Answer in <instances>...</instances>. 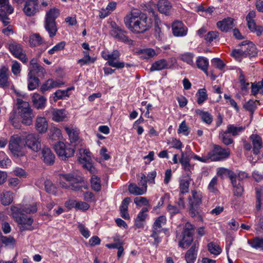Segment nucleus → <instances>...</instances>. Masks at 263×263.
<instances>
[{"mask_svg": "<svg viewBox=\"0 0 263 263\" xmlns=\"http://www.w3.org/2000/svg\"><path fill=\"white\" fill-rule=\"evenodd\" d=\"M197 97V103L198 104H202L205 101L208 99V95L206 90L205 88H201L198 90L196 93Z\"/></svg>", "mask_w": 263, "mask_h": 263, "instance_id": "nucleus-47", "label": "nucleus"}, {"mask_svg": "<svg viewBox=\"0 0 263 263\" xmlns=\"http://www.w3.org/2000/svg\"><path fill=\"white\" fill-rule=\"evenodd\" d=\"M0 20L2 22L4 26H7L10 23L9 17L6 11L2 9H0Z\"/></svg>", "mask_w": 263, "mask_h": 263, "instance_id": "nucleus-57", "label": "nucleus"}, {"mask_svg": "<svg viewBox=\"0 0 263 263\" xmlns=\"http://www.w3.org/2000/svg\"><path fill=\"white\" fill-rule=\"evenodd\" d=\"M63 178L69 182V185L65 183H61L62 187L74 191H79L82 188L87 189V185L85 184L83 178L74 174H66L63 175Z\"/></svg>", "mask_w": 263, "mask_h": 263, "instance_id": "nucleus-3", "label": "nucleus"}, {"mask_svg": "<svg viewBox=\"0 0 263 263\" xmlns=\"http://www.w3.org/2000/svg\"><path fill=\"white\" fill-rule=\"evenodd\" d=\"M49 137L52 140H59L62 137L61 130L55 127L51 128L49 134Z\"/></svg>", "mask_w": 263, "mask_h": 263, "instance_id": "nucleus-48", "label": "nucleus"}, {"mask_svg": "<svg viewBox=\"0 0 263 263\" xmlns=\"http://www.w3.org/2000/svg\"><path fill=\"white\" fill-rule=\"evenodd\" d=\"M28 88L29 90H32L35 89L39 84L40 80L39 78L35 76H32L31 72H29L28 74Z\"/></svg>", "mask_w": 263, "mask_h": 263, "instance_id": "nucleus-33", "label": "nucleus"}, {"mask_svg": "<svg viewBox=\"0 0 263 263\" xmlns=\"http://www.w3.org/2000/svg\"><path fill=\"white\" fill-rule=\"evenodd\" d=\"M15 221L17 223L21 232L28 230L31 231L33 229L32 226L33 219L31 217L26 216L25 214L20 216Z\"/></svg>", "mask_w": 263, "mask_h": 263, "instance_id": "nucleus-12", "label": "nucleus"}, {"mask_svg": "<svg viewBox=\"0 0 263 263\" xmlns=\"http://www.w3.org/2000/svg\"><path fill=\"white\" fill-rule=\"evenodd\" d=\"M217 26L221 31L227 32L234 26V19L231 17L224 18L221 21L218 22L217 23Z\"/></svg>", "mask_w": 263, "mask_h": 263, "instance_id": "nucleus-18", "label": "nucleus"}, {"mask_svg": "<svg viewBox=\"0 0 263 263\" xmlns=\"http://www.w3.org/2000/svg\"><path fill=\"white\" fill-rule=\"evenodd\" d=\"M54 148L57 155L63 160L74 155V149L69 144H65L62 142H58L54 144Z\"/></svg>", "mask_w": 263, "mask_h": 263, "instance_id": "nucleus-8", "label": "nucleus"}, {"mask_svg": "<svg viewBox=\"0 0 263 263\" xmlns=\"http://www.w3.org/2000/svg\"><path fill=\"white\" fill-rule=\"evenodd\" d=\"M11 211L13 217L16 221L20 216L23 215L24 213H23L22 209H21L15 206H12L11 207Z\"/></svg>", "mask_w": 263, "mask_h": 263, "instance_id": "nucleus-53", "label": "nucleus"}, {"mask_svg": "<svg viewBox=\"0 0 263 263\" xmlns=\"http://www.w3.org/2000/svg\"><path fill=\"white\" fill-rule=\"evenodd\" d=\"M64 109H54L52 112V119L56 122L62 121L66 118Z\"/></svg>", "mask_w": 263, "mask_h": 263, "instance_id": "nucleus-34", "label": "nucleus"}, {"mask_svg": "<svg viewBox=\"0 0 263 263\" xmlns=\"http://www.w3.org/2000/svg\"><path fill=\"white\" fill-rule=\"evenodd\" d=\"M190 184V179H182L180 181L179 194H184L189 191V185Z\"/></svg>", "mask_w": 263, "mask_h": 263, "instance_id": "nucleus-46", "label": "nucleus"}, {"mask_svg": "<svg viewBox=\"0 0 263 263\" xmlns=\"http://www.w3.org/2000/svg\"><path fill=\"white\" fill-rule=\"evenodd\" d=\"M173 33L175 36H183L187 32V27L181 21H175L172 24Z\"/></svg>", "mask_w": 263, "mask_h": 263, "instance_id": "nucleus-15", "label": "nucleus"}, {"mask_svg": "<svg viewBox=\"0 0 263 263\" xmlns=\"http://www.w3.org/2000/svg\"><path fill=\"white\" fill-rule=\"evenodd\" d=\"M181 158L179 159V162L181 164L182 168L186 171H189L192 167L191 164H190L191 153L187 154V153H185L183 151H181Z\"/></svg>", "mask_w": 263, "mask_h": 263, "instance_id": "nucleus-23", "label": "nucleus"}, {"mask_svg": "<svg viewBox=\"0 0 263 263\" xmlns=\"http://www.w3.org/2000/svg\"><path fill=\"white\" fill-rule=\"evenodd\" d=\"M65 46V43L64 42H61L50 49L48 51V53L50 54H53L55 51H60L64 49Z\"/></svg>", "mask_w": 263, "mask_h": 263, "instance_id": "nucleus-59", "label": "nucleus"}, {"mask_svg": "<svg viewBox=\"0 0 263 263\" xmlns=\"http://www.w3.org/2000/svg\"><path fill=\"white\" fill-rule=\"evenodd\" d=\"M16 243V240L12 236H0V245H4L5 247L13 248Z\"/></svg>", "mask_w": 263, "mask_h": 263, "instance_id": "nucleus-31", "label": "nucleus"}, {"mask_svg": "<svg viewBox=\"0 0 263 263\" xmlns=\"http://www.w3.org/2000/svg\"><path fill=\"white\" fill-rule=\"evenodd\" d=\"M24 143V146L33 152H37L41 149L40 138L36 134H29L25 137L23 136V143Z\"/></svg>", "mask_w": 263, "mask_h": 263, "instance_id": "nucleus-9", "label": "nucleus"}, {"mask_svg": "<svg viewBox=\"0 0 263 263\" xmlns=\"http://www.w3.org/2000/svg\"><path fill=\"white\" fill-rule=\"evenodd\" d=\"M9 121L13 126L16 128H19L21 120L18 115V110L13 109L9 116Z\"/></svg>", "mask_w": 263, "mask_h": 263, "instance_id": "nucleus-29", "label": "nucleus"}, {"mask_svg": "<svg viewBox=\"0 0 263 263\" xmlns=\"http://www.w3.org/2000/svg\"><path fill=\"white\" fill-rule=\"evenodd\" d=\"M230 155L229 148H223L219 145L214 144L213 148L208 153L209 158L212 161H221L227 159Z\"/></svg>", "mask_w": 263, "mask_h": 263, "instance_id": "nucleus-5", "label": "nucleus"}, {"mask_svg": "<svg viewBox=\"0 0 263 263\" xmlns=\"http://www.w3.org/2000/svg\"><path fill=\"white\" fill-rule=\"evenodd\" d=\"M17 110L18 115L23 124L29 126L32 124L34 115L28 102L22 99H17Z\"/></svg>", "mask_w": 263, "mask_h": 263, "instance_id": "nucleus-2", "label": "nucleus"}, {"mask_svg": "<svg viewBox=\"0 0 263 263\" xmlns=\"http://www.w3.org/2000/svg\"><path fill=\"white\" fill-rule=\"evenodd\" d=\"M194 226L189 222L185 223L182 233V239L179 242V247L185 249L191 245L193 240Z\"/></svg>", "mask_w": 263, "mask_h": 263, "instance_id": "nucleus-7", "label": "nucleus"}, {"mask_svg": "<svg viewBox=\"0 0 263 263\" xmlns=\"http://www.w3.org/2000/svg\"><path fill=\"white\" fill-rule=\"evenodd\" d=\"M166 222V217L164 216H160L155 220L153 226L158 228L162 229V226L164 225Z\"/></svg>", "mask_w": 263, "mask_h": 263, "instance_id": "nucleus-56", "label": "nucleus"}, {"mask_svg": "<svg viewBox=\"0 0 263 263\" xmlns=\"http://www.w3.org/2000/svg\"><path fill=\"white\" fill-rule=\"evenodd\" d=\"M48 127V122L44 117H37L35 122V128L41 134L45 133Z\"/></svg>", "mask_w": 263, "mask_h": 263, "instance_id": "nucleus-24", "label": "nucleus"}, {"mask_svg": "<svg viewBox=\"0 0 263 263\" xmlns=\"http://www.w3.org/2000/svg\"><path fill=\"white\" fill-rule=\"evenodd\" d=\"M167 209L172 216L179 213L181 210L178 205H174L170 204L167 205Z\"/></svg>", "mask_w": 263, "mask_h": 263, "instance_id": "nucleus-63", "label": "nucleus"}, {"mask_svg": "<svg viewBox=\"0 0 263 263\" xmlns=\"http://www.w3.org/2000/svg\"><path fill=\"white\" fill-rule=\"evenodd\" d=\"M248 27L251 32H255L257 36H260L263 31V29L260 26H256L254 21H247Z\"/></svg>", "mask_w": 263, "mask_h": 263, "instance_id": "nucleus-45", "label": "nucleus"}, {"mask_svg": "<svg viewBox=\"0 0 263 263\" xmlns=\"http://www.w3.org/2000/svg\"><path fill=\"white\" fill-rule=\"evenodd\" d=\"M228 134H229V133H227V130H226L220 132L219 135L220 140L226 145H230L234 142L233 139Z\"/></svg>", "mask_w": 263, "mask_h": 263, "instance_id": "nucleus-43", "label": "nucleus"}, {"mask_svg": "<svg viewBox=\"0 0 263 263\" xmlns=\"http://www.w3.org/2000/svg\"><path fill=\"white\" fill-rule=\"evenodd\" d=\"M9 79V68L3 66L0 69V87L5 88L10 86Z\"/></svg>", "mask_w": 263, "mask_h": 263, "instance_id": "nucleus-19", "label": "nucleus"}, {"mask_svg": "<svg viewBox=\"0 0 263 263\" xmlns=\"http://www.w3.org/2000/svg\"><path fill=\"white\" fill-rule=\"evenodd\" d=\"M9 49L15 57L18 59L23 63H27L28 58L21 44L16 42L12 43L9 45Z\"/></svg>", "mask_w": 263, "mask_h": 263, "instance_id": "nucleus-10", "label": "nucleus"}, {"mask_svg": "<svg viewBox=\"0 0 263 263\" xmlns=\"http://www.w3.org/2000/svg\"><path fill=\"white\" fill-rule=\"evenodd\" d=\"M128 191L130 194L135 195H141L146 193V189L138 186L135 183H131L128 186Z\"/></svg>", "mask_w": 263, "mask_h": 263, "instance_id": "nucleus-38", "label": "nucleus"}, {"mask_svg": "<svg viewBox=\"0 0 263 263\" xmlns=\"http://www.w3.org/2000/svg\"><path fill=\"white\" fill-rule=\"evenodd\" d=\"M194 57V54L193 53L187 52L184 54H182L180 56V59L186 63L187 64L191 65L192 66L194 67L195 64L193 62V58Z\"/></svg>", "mask_w": 263, "mask_h": 263, "instance_id": "nucleus-49", "label": "nucleus"}, {"mask_svg": "<svg viewBox=\"0 0 263 263\" xmlns=\"http://www.w3.org/2000/svg\"><path fill=\"white\" fill-rule=\"evenodd\" d=\"M195 112L201 117L202 121L205 123L210 124L212 122L213 117L209 112L199 109H196Z\"/></svg>", "mask_w": 263, "mask_h": 263, "instance_id": "nucleus-35", "label": "nucleus"}, {"mask_svg": "<svg viewBox=\"0 0 263 263\" xmlns=\"http://www.w3.org/2000/svg\"><path fill=\"white\" fill-rule=\"evenodd\" d=\"M159 11L166 15L169 14L172 5L167 0H159L157 4Z\"/></svg>", "mask_w": 263, "mask_h": 263, "instance_id": "nucleus-26", "label": "nucleus"}, {"mask_svg": "<svg viewBox=\"0 0 263 263\" xmlns=\"http://www.w3.org/2000/svg\"><path fill=\"white\" fill-rule=\"evenodd\" d=\"M217 175L221 177H228L230 180L237 176L236 174L234 172L226 168H219L217 172Z\"/></svg>", "mask_w": 263, "mask_h": 263, "instance_id": "nucleus-39", "label": "nucleus"}, {"mask_svg": "<svg viewBox=\"0 0 263 263\" xmlns=\"http://www.w3.org/2000/svg\"><path fill=\"white\" fill-rule=\"evenodd\" d=\"M198 242L195 241L191 248L186 252L185 259L187 263H194L196 259L198 249Z\"/></svg>", "mask_w": 263, "mask_h": 263, "instance_id": "nucleus-16", "label": "nucleus"}, {"mask_svg": "<svg viewBox=\"0 0 263 263\" xmlns=\"http://www.w3.org/2000/svg\"><path fill=\"white\" fill-rule=\"evenodd\" d=\"M29 43L32 47L39 46L43 43V39L39 34L34 33L30 36Z\"/></svg>", "mask_w": 263, "mask_h": 263, "instance_id": "nucleus-42", "label": "nucleus"}, {"mask_svg": "<svg viewBox=\"0 0 263 263\" xmlns=\"http://www.w3.org/2000/svg\"><path fill=\"white\" fill-rule=\"evenodd\" d=\"M38 0H29L25 4L23 11L25 14L28 16L34 15L38 11Z\"/></svg>", "mask_w": 263, "mask_h": 263, "instance_id": "nucleus-13", "label": "nucleus"}, {"mask_svg": "<svg viewBox=\"0 0 263 263\" xmlns=\"http://www.w3.org/2000/svg\"><path fill=\"white\" fill-rule=\"evenodd\" d=\"M125 26L136 34L143 33L148 30L152 22L147 15L141 12H132L124 20Z\"/></svg>", "mask_w": 263, "mask_h": 263, "instance_id": "nucleus-1", "label": "nucleus"}, {"mask_svg": "<svg viewBox=\"0 0 263 263\" xmlns=\"http://www.w3.org/2000/svg\"><path fill=\"white\" fill-rule=\"evenodd\" d=\"M102 57L104 60L107 61V64L112 67L120 69L123 68L125 65L124 62L118 61L120 53L117 50H114L110 53L103 51Z\"/></svg>", "mask_w": 263, "mask_h": 263, "instance_id": "nucleus-6", "label": "nucleus"}, {"mask_svg": "<svg viewBox=\"0 0 263 263\" xmlns=\"http://www.w3.org/2000/svg\"><path fill=\"white\" fill-rule=\"evenodd\" d=\"M13 173L14 175L20 178H26L27 177L26 172L20 167H15L13 171Z\"/></svg>", "mask_w": 263, "mask_h": 263, "instance_id": "nucleus-62", "label": "nucleus"}, {"mask_svg": "<svg viewBox=\"0 0 263 263\" xmlns=\"http://www.w3.org/2000/svg\"><path fill=\"white\" fill-rule=\"evenodd\" d=\"M248 243L253 248L256 249H260L263 250V238L256 237L249 240Z\"/></svg>", "mask_w": 263, "mask_h": 263, "instance_id": "nucleus-40", "label": "nucleus"}, {"mask_svg": "<svg viewBox=\"0 0 263 263\" xmlns=\"http://www.w3.org/2000/svg\"><path fill=\"white\" fill-rule=\"evenodd\" d=\"M196 65L199 69L202 70L205 73H207L209 67V61L206 58L198 57L196 60Z\"/></svg>", "mask_w": 263, "mask_h": 263, "instance_id": "nucleus-30", "label": "nucleus"}, {"mask_svg": "<svg viewBox=\"0 0 263 263\" xmlns=\"http://www.w3.org/2000/svg\"><path fill=\"white\" fill-rule=\"evenodd\" d=\"M256 102L257 100L254 101L252 100H250L244 104L243 107L246 109L250 111L254 110L256 107Z\"/></svg>", "mask_w": 263, "mask_h": 263, "instance_id": "nucleus-61", "label": "nucleus"}, {"mask_svg": "<svg viewBox=\"0 0 263 263\" xmlns=\"http://www.w3.org/2000/svg\"><path fill=\"white\" fill-rule=\"evenodd\" d=\"M79 161L83 164L84 167L86 168L91 173L93 172V170L95 169L91 163L87 160L86 158L84 157L83 158H80Z\"/></svg>", "mask_w": 263, "mask_h": 263, "instance_id": "nucleus-54", "label": "nucleus"}, {"mask_svg": "<svg viewBox=\"0 0 263 263\" xmlns=\"http://www.w3.org/2000/svg\"><path fill=\"white\" fill-rule=\"evenodd\" d=\"M91 186L95 191H100L101 187L100 179L96 176H92L91 178Z\"/></svg>", "mask_w": 263, "mask_h": 263, "instance_id": "nucleus-50", "label": "nucleus"}, {"mask_svg": "<svg viewBox=\"0 0 263 263\" xmlns=\"http://www.w3.org/2000/svg\"><path fill=\"white\" fill-rule=\"evenodd\" d=\"M191 193L192 196L189 198L190 205L199 206L202 202L201 194L197 193L195 190L192 191Z\"/></svg>", "mask_w": 263, "mask_h": 263, "instance_id": "nucleus-27", "label": "nucleus"}, {"mask_svg": "<svg viewBox=\"0 0 263 263\" xmlns=\"http://www.w3.org/2000/svg\"><path fill=\"white\" fill-rule=\"evenodd\" d=\"M13 193L11 192L7 191L3 192L0 195V199L2 204L8 205L13 201Z\"/></svg>", "mask_w": 263, "mask_h": 263, "instance_id": "nucleus-32", "label": "nucleus"}, {"mask_svg": "<svg viewBox=\"0 0 263 263\" xmlns=\"http://www.w3.org/2000/svg\"><path fill=\"white\" fill-rule=\"evenodd\" d=\"M208 250L211 254L218 255L221 252L220 247L214 242H210L208 245Z\"/></svg>", "mask_w": 263, "mask_h": 263, "instance_id": "nucleus-51", "label": "nucleus"}, {"mask_svg": "<svg viewBox=\"0 0 263 263\" xmlns=\"http://www.w3.org/2000/svg\"><path fill=\"white\" fill-rule=\"evenodd\" d=\"M115 31H110V34L116 39L126 43H130L132 41L128 38L125 33L127 32L121 28L119 29H116Z\"/></svg>", "mask_w": 263, "mask_h": 263, "instance_id": "nucleus-22", "label": "nucleus"}, {"mask_svg": "<svg viewBox=\"0 0 263 263\" xmlns=\"http://www.w3.org/2000/svg\"><path fill=\"white\" fill-rule=\"evenodd\" d=\"M178 133H182L185 136L189 134V127L186 126L185 121H182L178 129Z\"/></svg>", "mask_w": 263, "mask_h": 263, "instance_id": "nucleus-60", "label": "nucleus"}, {"mask_svg": "<svg viewBox=\"0 0 263 263\" xmlns=\"http://www.w3.org/2000/svg\"><path fill=\"white\" fill-rule=\"evenodd\" d=\"M239 46L243 47L245 57H253L257 54V49L252 43L244 41L239 44Z\"/></svg>", "mask_w": 263, "mask_h": 263, "instance_id": "nucleus-14", "label": "nucleus"}, {"mask_svg": "<svg viewBox=\"0 0 263 263\" xmlns=\"http://www.w3.org/2000/svg\"><path fill=\"white\" fill-rule=\"evenodd\" d=\"M152 12L155 20V35L156 39L159 40H161L162 39L163 34L161 32L160 27L158 25V21H159V20L158 19L157 14H156L154 10H152Z\"/></svg>", "mask_w": 263, "mask_h": 263, "instance_id": "nucleus-41", "label": "nucleus"}, {"mask_svg": "<svg viewBox=\"0 0 263 263\" xmlns=\"http://www.w3.org/2000/svg\"><path fill=\"white\" fill-rule=\"evenodd\" d=\"M245 130V127L242 126H237L234 124H229L227 127V132L231 134L233 136H236L239 133Z\"/></svg>", "mask_w": 263, "mask_h": 263, "instance_id": "nucleus-36", "label": "nucleus"}, {"mask_svg": "<svg viewBox=\"0 0 263 263\" xmlns=\"http://www.w3.org/2000/svg\"><path fill=\"white\" fill-rule=\"evenodd\" d=\"M59 10L56 8L51 9L46 13L44 27L50 37L55 36L57 32L55 20L59 16Z\"/></svg>", "mask_w": 263, "mask_h": 263, "instance_id": "nucleus-4", "label": "nucleus"}, {"mask_svg": "<svg viewBox=\"0 0 263 263\" xmlns=\"http://www.w3.org/2000/svg\"><path fill=\"white\" fill-rule=\"evenodd\" d=\"M141 53L143 54L144 58L145 59H149L156 55L155 51L152 48L143 49L141 51Z\"/></svg>", "mask_w": 263, "mask_h": 263, "instance_id": "nucleus-58", "label": "nucleus"}, {"mask_svg": "<svg viewBox=\"0 0 263 263\" xmlns=\"http://www.w3.org/2000/svg\"><path fill=\"white\" fill-rule=\"evenodd\" d=\"M170 68L167 61L164 59H161L155 61L150 68L151 71H159Z\"/></svg>", "mask_w": 263, "mask_h": 263, "instance_id": "nucleus-25", "label": "nucleus"}, {"mask_svg": "<svg viewBox=\"0 0 263 263\" xmlns=\"http://www.w3.org/2000/svg\"><path fill=\"white\" fill-rule=\"evenodd\" d=\"M29 72H31L32 76L33 74H36L37 77H43L46 73L45 69L39 64L30 67Z\"/></svg>", "mask_w": 263, "mask_h": 263, "instance_id": "nucleus-37", "label": "nucleus"}, {"mask_svg": "<svg viewBox=\"0 0 263 263\" xmlns=\"http://www.w3.org/2000/svg\"><path fill=\"white\" fill-rule=\"evenodd\" d=\"M217 184V178L216 177H214L211 180L208 189L210 192L213 193H216L218 192V190L216 187V185Z\"/></svg>", "mask_w": 263, "mask_h": 263, "instance_id": "nucleus-55", "label": "nucleus"}, {"mask_svg": "<svg viewBox=\"0 0 263 263\" xmlns=\"http://www.w3.org/2000/svg\"><path fill=\"white\" fill-rule=\"evenodd\" d=\"M240 75L239 77V80L241 85V88L242 90H247L248 88V86L249 85V83L246 82V80L245 79V77L243 74V72L241 70H240Z\"/></svg>", "mask_w": 263, "mask_h": 263, "instance_id": "nucleus-52", "label": "nucleus"}, {"mask_svg": "<svg viewBox=\"0 0 263 263\" xmlns=\"http://www.w3.org/2000/svg\"><path fill=\"white\" fill-rule=\"evenodd\" d=\"M65 129L68 135L71 142H76L79 138V131L72 128L65 127Z\"/></svg>", "mask_w": 263, "mask_h": 263, "instance_id": "nucleus-44", "label": "nucleus"}, {"mask_svg": "<svg viewBox=\"0 0 263 263\" xmlns=\"http://www.w3.org/2000/svg\"><path fill=\"white\" fill-rule=\"evenodd\" d=\"M231 183L233 187V193L235 196L240 197L243 192V187L240 182H237L236 177L231 180Z\"/></svg>", "mask_w": 263, "mask_h": 263, "instance_id": "nucleus-28", "label": "nucleus"}, {"mask_svg": "<svg viewBox=\"0 0 263 263\" xmlns=\"http://www.w3.org/2000/svg\"><path fill=\"white\" fill-rule=\"evenodd\" d=\"M219 33L217 31H210L205 35L204 39L211 43L214 40V39H216Z\"/></svg>", "mask_w": 263, "mask_h": 263, "instance_id": "nucleus-64", "label": "nucleus"}, {"mask_svg": "<svg viewBox=\"0 0 263 263\" xmlns=\"http://www.w3.org/2000/svg\"><path fill=\"white\" fill-rule=\"evenodd\" d=\"M23 143V136L22 137H17L12 139L9 143V147L10 150L14 155L21 156L23 155L22 149L24 146Z\"/></svg>", "mask_w": 263, "mask_h": 263, "instance_id": "nucleus-11", "label": "nucleus"}, {"mask_svg": "<svg viewBox=\"0 0 263 263\" xmlns=\"http://www.w3.org/2000/svg\"><path fill=\"white\" fill-rule=\"evenodd\" d=\"M42 158L47 165H53L55 161V155L51 149L47 147H44L42 151Z\"/></svg>", "mask_w": 263, "mask_h": 263, "instance_id": "nucleus-17", "label": "nucleus"}, {"mask_svg": "<svg viewBox=\"0 0 263 263\" xmlns=\"http://www.w3.org/2000/svg\"><path fill=\"white\" fill-rule=\"evenodd\" d=\"M253 145V153L254 155L260 153V150L262 147V139L260 136L256 134H253L250 137Z\"/></svg>", "mask_w": 263, "mask_h": 263, "instance_id": "nucleus-21", "label": "nucleus"}, {"mask_svg": "<svg viewBox=\"0 0 263 263\" xmlns=\"http://www.w3.org/2000/svg\"><path fill=\"white\" fill-rule=\"evenodd\" d=\"M32 101L36 109H42L46 106L47 99L43 96L37 93H34L32 97Z\"/></svg>", "mask_w": 263, "mask_h": 263, "instance_id": "nucleus-20", "label": "nucleus"}]
</instances>
